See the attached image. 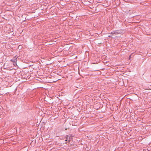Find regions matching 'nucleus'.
Wrapping results in <instances>:
<instances>
[{"instance_id": "f257e3e1", "label": "nucleus", "mask_w": 151, "mask_h": 151, "mask_svg": "<svg viewBox=\"0 0 151 151\" xmlns=\"http://www.w3.org/2000/svg\"><path fill=\"white\" fill-rule=\"evenodd\" d=\"M108 36L109 37H112V36H111L110 34V35H108Z\"/></svg>"}, {"instance_id": "20e7f679", "label": "nucleus", "mask_w": 151, "mask_h": 151, "mask_svg": "<svg viewBox=\"0 0 151 151\" xmlns=\"http://www.w3.org/2000/svg\"><path fill=\"white\" fill-rule=\"evenodd\" d=\"M66 141H67V139H66V140H65Z\"/></svg>"}, {"instance_id": "f03ea898", "label": "nucleus", "mask_w": 151, "mask_h": 151, "mask_svg": "<svg viewBox=\"0 0 151 151\" xmlns=\"http://www.w3.org/2000/svg\"><path fill=\"white\" fill-rule=\"evenodd\" d=\"M129 59H130V58H131V55H130L129 57Z\"/></svg>"}, {"instance_id": "7ed1b4c3", "label": "nucleus", "mask_w": 151, "mask_h": 151, "mask_svg": "<svg viewBox=\"0 0 151 151\" xmlns=\"http://www.w3.org/2000/svg\"><path fill=\"white\" fill-rule=\"evenodd\" d=\"M111 33L112 34H114V32H112Z\"/></svg>"}]
</instances>
